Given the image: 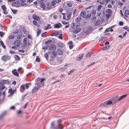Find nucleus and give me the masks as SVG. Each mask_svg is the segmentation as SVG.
<instances>
[{"label":"nucleus","mask_w":129,"mask_h":129,"mask_svg":"<svg viewBox=\"0 0 129 129\" xmlns=\"http://www.w3.org/2000/svg\"><path fill=\"white\" fill-rule=\"evenodd\" d=\"M10 56L8 55H4L1 57V59L4 61H8L11 59Z\"/></svg>","instance_id":"nucleus-1"},{"label":"nucleus","mask_w":129,"mask_h":129,"mask_svg":"<svg viewBox=\"0 0 129 129\" xmlns=\"http://www.w3.org/2000/svg\"><path fill=\"white\" fill-rule=\"evenodd\" d=\"M13 43L15 47H18L20 45V42L19 40H16Z\"/></svg>","instance_id":"nucleus-2"},{"label":"nucleus","mask_w":129,"mask_h":129,"mask_svg":"<svg viewBox=\"0 0 129 129\" xmlns=\"http://www.w3.org/2000/svg\"><path fill=\"white\" fill-rule=\"evenodd\" d=\"M62 25L61 23H58L55 24L54 25V28H59L62 27Z\"/></svg>","instance_id":"nucleus-3"},{"label":"nucleus","mask_w":129,"mask_h":129,"mask_svg":"<svg viewBox=\"0 0 129 129\" xmlns=\"http://www.w3.org/2000/svg\"><path fill=\"white\" fill-rule=\"evenodd\" d=\"M111 100L112 102H114V103H115L119 101L118 99V96L114 97L111 99Z\"/></svg>","instance_id":"nucleus-4"},{"label":"nucleus","mask_w":129,"mask_h":129,"mask_svg":"<svg viewBox=\"0 0 129 129\" xmlns=\"http://www.w3.org/2000/svg\"><path fill=\"white\" fill-rule=\"evenodd\" d=\"M86 12L85 11H82L80 13V15L83 18H84L86 15Z\"/></svg>","instance_id":"nucleus-5"},{"label":"nucleus","mask_w":129,"mask_h":129,"mask_svg":"<svg viewBox=\"0 0 129 129\" xmlns=\"http://www.w3.org/2000/svg\"><path fill=\"white\" fill-rule=\"evenodd\" d=\"M32 18L34 19H35L37 21H38L40 19L39 17L36 14H34L33 15Z\"/></svg>","instance_id":"nucleus-6"},{"label":"nucleus","mask_w":129,"mask_h":129,"mask_svg":"<svg viewBox=\"0 0 129 129\" xmlns=\"http://www.w3.org/2000/svg\"><path fill=\"white\" fill-rule=\"evenodd\" d=\"M12 73L14 75L18 77L19 76V74L17 72L16 70V69L13 70L12 71Z\"/></svg>","instance_id":"nucleus-7"},{"label":"nucleus","mask_w":129,"mask_h":129,"mask_svg":"<svg viewBox=\"0 0 129 129\" xmlns=\"http://www.w3.org/2000/svg\"><path fill=\"white\" fill-rule=\"evenodd\" d=\"M16 91V89L13 90L12 89H9L8 92H10V95H12Z\"/></svg>","instance_id":"nucleus-8"},{"label":"nucleus","mask_w":129,"mask_h":129,"mask_svg":"<svg viewBox=\"0 0 129 129\" xmlns=\"http://www.w3.org/2000/svg\"><path fill=\"white\" fill-rule=\"evenodd\" d=\"M39 88L38 87L35 86L33 89L32 90V93H34L36 92L37 90L39 89Z\"/></svg>","instance_id":"nucleus-9"},{"label":"nucleus","mask_w":129,"mask_h":129,"mask_svg":"<svg viewBox=\"0 0 129 129\" xmlns=\"http://www.w3.org/2000/svg\"><path fill=\"white\" fill-rule=\"evenodd\" d=\"M56 48V46L55 45L52 44L51 45L49 48V50H55Z\"/></svg>","instance_id":"nucleus-10"},{"label":"nucleus","mask_w":129,"mask_h":129,"mask_svg":"<svg viewBox=\"0 0 129 129\" xmlns=\"http://www.w3.org/2000/svg\"><path fill=\"white\" fill-rule=\"evenodd\" d=\"M81 30L80 28H78L73 31V33L75 34H77Z\"/></svg>","instance_id":"nucleus-11"},{"label":"nucleus","mask_w":129,"mask_h":129,"mask_svg":"<svg viewBox=\"0 0 129 129\" xmlns=\"http://www.w3.org/2000/svg\"><path fill=\"white\" fill-rule=\"evenodd\" d=\"M36 85H37L38 87L39 88L40 87H43L44 85V83H40V82L39 83H38V84H36Z\"/></svg>","instance_id":"nucleus-12"},{"label":"nucleus","mask_w":129,"mask_h":129,"mask_svg":"<svg viewBox=\"0 0 129 129\" xmlns=\"http://www.w3.org/2000/svg\"><path fill=\"white\" fill-rule=\"evenodd\" d=\"M62 121V120L61 119H60L58 120L57 121V123L58 126H62V125L61 123Z\"/></svg>","instance_id":"nucleus-13"},{"label":"nucleus","mask_w":129,"mask_h":129,"mask_svg":"<svg viewBox=\"0 0 129 129\" xmlns=\"http://www.w3.org/2000/svg\"><path fill=\"white\" fill-rule=\"evenodd\" d=\"M100 106H104V107H106L107 106V105L106 103V101H105L103 102L100 105Z\"/></svg>","instance_id":"nucleus-14"},{"label":"nucleus","mask_w":129,"mask_h":129,"mask_svg":"<svg viewBox=\"0 0 129 129\" xmlns=\"http://www.w3.org/2000/svg\"><path fill=\"white\" fill-rule=\"evenodd\" d=\"M127 96V95L126 94H125L121 96L120 98L118 99V100L119 101H120L121 100L125 98Z\"/></svg>","instance_id":"nucleus-15"},{"label":"nucleus","mask_w":129,"mask_h":129,"mask_svg":"<svg viewBox=\"0 0 129 129\" xmlns=\"http://www.w3.org/2000/svg\"><path fill=\"white\" fill-rule=\"evenodd\" d=\"M57 52L58 55L62 54L63 52L60 49H58L57 50Z\"/></svg>","instance_id":"nucleus-16"},{"label":"nucleus","mask_w":129,"mask_h":129,"mask_svg":"<svg viewBox=\"0 0 129 129\" xmlns=\"http://www.w3.org/2000/svg\"><path fill=\"white\" fill-rule=\"evenodd\" d=\"M51 25L50 24H48L47 25V26L44 28V29L45 30H46L48 29L51 28Z\"/></svg>","instance_id":"nucleus-17"},{"label":"nucleus","mask_w":129,"mask_h":129,"mask_svg":"<svg viewBox=\"0 0 129 129\" xmlns=\"http://www.w3.org/2000/svg\"><path fill=\"white\" fill-rule=\"evenodd\" d=\"M93 54L92 52H88L86 55V56L87 57L89 58L90 57L91 55Z\"/></svg>","instance_id":"nucleus-18"},{"label":"nucleus","mask_w":129,"mask_h":129,"mask_svg":"<svg viewBox=\"0 0 129 129\" xmlns=\"http://www.w3.org/2000/svg\"><path fill=\"white\" fill-rule=\"evenodd\" d=\"M41 78L39 77H38L37 79L35 80L36 83H35V84H38H38L40 82Z\"/></svg>","instance_id":"nucleus-19"},{"label":"nucleus","mask_w":129,"mask_h":129,"mask_svg":"<svg viewBox=\"0 0 129 129\" xmlns=\"http://www.w3.org/2000/svg\"><path fill=\"white\" fill-rule=\"evenodd\" d=\"M40 7L43 9H45V5L44 3L43 2L41 3Z\"/></svg>","instance_id":"nucleus-20"},{"label":"nucleus","mask_w":129,"mask_h":129,"mask_svg":"<svg viewBox=\"0 0 129 129\" xmlns=\"http://www.w3.org/2000/svg\"><path fill=\"white\" fill-rule=\"evenodd\" d=\"M110 31H113V29H110V28L109 27L108 28H106L105 30V32H107Z\"/></svg>","instance_id":"nucleus-21"},{"label":"nucleus","mask_w":129,"mask_h":129,"mask_svg":"<svg viewBox=\"0 0 129 129\" xmlns=\"http://www.w3.org/2000/svg\"><path fill=\"white\" fill-rule=\"evenodd\" d=\"M14 58L15 60H20V57L18 55H16L14 56Z\"/></svg>","instance_id":"nucleus-22"},{"label":"nucleus","mask_w":129,"mask_h":129,"mask_svg":"<svg viewBox=\"0 0 129 129\" xmlns=\"http://www.w3.org/2000/svg\"><path fill=\"white\" fill-rule=\"evenodd\" d=\"M33 24L34 25H36L38 27H39V26L38 24V22H37V21L35 20H34L33 21Z\"/></svg>","instance_id":"nucleus-23"},{"label":"nucleus","mask_w":129,"mask_h":129,"mask_svg":"<svg viewBox=\"0 0 129 129\" xmlns=\"http://www.w3.org/2000/svg\"><path fill=\"white\" fill-rule=\"evenodd\" d=\"M31 84V83H26L25 84V86L26 88L27 89L28 88L29 86H30Z\"/></svg>","instance_id":"nucleus-24"},{"label":"nucleus","mask_w":129,"mask_h":129,"mask_svg":"<svg viewBox=\"0 0 129 129\" xmlns=\"http://www.w3.org/2000/svg\"><path fill=\"white\" fill-rule=\"evenodd\" d=\"M6 113V112H4L0 115V120H1L5 116Z\"/></svg>","instance_id":"nucleus-25"},{"label":"nucleus","mask_w":129,"mask_h":129,"mask_svg":"<svg viewBox=\"0 0 129 129\" xmlns=\"http://www.w3.org/2000/svg\"><path fill=\"white\" fill-rule=\"evenodd\" d=\"M81 18L80 16H79L76 18L75 20L77 22L81 20Z\"/></svg>","instance_id":"nucleus-26"},{"label":"nucleus","mask_w":129,"mask_h":129,"mask_svg":"<svg viewBox=\"0 0 129 129\" xmlns=\"http://www.w3.org/2000/svg\"><path fill=\"white\" fill-rule=\"evenodd\" d=\"M124 15L126 16L127 15H129V10H125L124 12Z\"/></svg>","instance_id":"nucleus-27"},{"label":"nucleus","mask_w":129,"mask_h":129,"mask_svg":"<svg viewBox=\"0 0 129 129\" xmlns=\"http://www.w3.org/2000/svg\"><path fill=\"white\" fill-rule=\"evenodd\" d=\"M26 0H21L20 2L21 3V5H25V2Z\"/></svg>","instance_id":"nucleus-28"},{"label":"nucleus","mask_w":129,"mask_h":129,"mask_svg":"<svg viewBox=\"0 0 129 129\" xmlns=\"http://www.w3.org/2000/svg\"><path fill=\"white\" fill-rule=\"evenodd\" d=\"M91 16V15L90 14H88L86 15L85 17L84 18L85 19H89V18Z\"/></svg>","instance_id":"nucleus-29"},{"label":"nucleus","mask_w":129,"mask_h":129,"mask_svg":"<svg viewBox=\"0 0 129 129\" xmlns=\"http://www.w3.org/2000/svg\"><path fill=\"white\" fill-rule=\"evenodd\" d=\"M0 42L1 43V45H2V46L5 49L6 48V46L4 44V43L2 41H0Z\"/></svg>","instance_id":"nucleus-30"},{"label":"nucleus","mask_w":129,"mask_h":129,"mask_svg":"<svg viewBox=\"0 0 129 129\" xmlns=\"http://www.w3.org/2000/svg\"><path fill=\"white\" fill-rule=\"evenodd\" d=\"M106 103L107 105H110L112 103V102L111 100L109 101V100H108L106 101Z\"/></svg>","instance_id":"nucleus-31"},{"label":"nucleus","mask_w":129,"mask_h":129,"mask_svg":"<svg viewBox=\"0 0 129 129\" xmlns=\"http://www.w3.org/2000/svg\"><path fill=\"white\" fill-rule=\"evenodd\" d=\"M41 30L39 29H37V36L39 35L41 33Z\"/></svg>","instance_id":"nucleus-32"},{"label":"nucleus","mask_w":129,"mask_h":129,"mask_svg":"<svg viewBox=\"0 0 129 129\" xmlns=\"http://www.w3.org/2000/svg\"><path fill=\"white\" fill-rule=\"evenodd\" d=\"M52 54L53 55V56H55L57 54V53L56 51L53 50L52 51Z\"/></svg>","instance_id":"nucleus-33"},{"label":"nucleus","mask_w":129,"mask_h":129,"mask_svg":"<svg viewBox=\"0 0 129 129\" xmlns=\"http://www.w3.org/2000/svg\"><path fill=\"white\" fill-rule=\"evenodd\" d=\"M75 70V69H74L73 70H72L70 71L69 73L68 74V75H70L71 74L73 73L74 72Z\"/></svg>","instance_id":"nucleus-34"},{"label":"nucleus","mask_w":129,"mask_h":129,"mask_svg":"<svg viewBox=\"0 0 129 129\" xmlns=\"http://www.w3.org/2000/svg\"><path fill=\"white\" fill-rule=\"evenodd\" d=\"M58 45L60 47H62L63 46V44L62 43H58Z\"/></svg>","instance_id":"nucleus-35"},{"label":"nucleus","mask_w":129,"mask_h":129,"mask_svg":"<svg viewBox=\"0 0 129 129\" xmlns=\"http://www.w3.org/2000/svg\"><path fill=\"white\" fill-rule=\"evenodd\" d=\"M58 38L62 40L63 39V34H60Z\"/></svg>","instance_id":"nucleus-36"},{"label":"nucleus","mask_w":129,"mask_h":129,"mask_svg":"<svg viewBox=\"0 0 129 129\" xmlns=\"http://www.w3.org/2000/svg\"><path fill=\"white\" fill-rule=\"evenodd\" d=\"M11 10L14 14H15L17 12V10H13L11 8Z\"/></svg>","instance_id":"nucleus-37"},{"label":"nucleus","mask_w":129,"mask_h":129,"mask_svg":"<svg viewBox=\"0 0 129 129\" xmlns=\"http://www.w3.org/2000/svg\"><path fill=\"white\" fill-rule=\"evenodd\" d=\"M110 47V46L109 45L106 46H105V47H104L103 49V50H106L108 49Z\"/></svg>","instance_id":"nucleus-38"},{"label":"nucleus","mask_w":129,"mask_h":129,"mask_svg":"<svg viewBox=\"0 0 129 129\" xmlns=\"http://www.w3.org/2000/svg\"><path fill=\"white\" fill-rule=\"evenodd\" d=\"M67 5L69 7H71L72 6V4L70 2H69L67 3Z\"/></svg>","instance_id":"nucleus-39"},{"label":"nucleus","mask_w":129,"mask_h":129,"mask_svg":"<svg viewBox=\"0 0 129 129\" xmlns=\"http://www.w3.org/2000/svg\"><path fill=\"white\" fill-rule=\"evenodd\" d=\"M93 30V27H90L88 28L87 31H90L92 30Z\"/></svg>","instance_id":"nucleus-40"},{"label":"nucleus","mask_w":129,"mask_h":129,"mask_svg":"<svg viewBox=\"0 0 129 129\" xmlns=\"http://www.w3.org/2000/svg\"><path fill=\"white\" fill-rule=\"evenodd\" d=\"M44 56L46 59L47 60L48 59V54L47 53H45V54Z\"/></svg>","instance_id":"nucleus-41"},{"label":"nucleus","mask_w":129,"mask_h":129,"mask_svg":"<svg viewBox=\"0 0 129 129\" xmlns=\"http://www.w3.org/2000/svg\"><path fill=\"white\" fill-rule=\"evenodd\" d=\"M1 84H4L6 83V80H3L1 81Z\"/></svg>","instance_id":"nucleus-42"},{"label":"nucleus","mask_w":129,"mask_h":129,"mask_svg":"<svg viewBox=\"0 0 129 129\" xmlns=\"http://www.w3.org/2000/svg\"><path fill=\"white\" fill-rule=\"evenodd\" d=\"M1 8L3 11L5 10H6V8L5 6L4 5H2L1 6Z\"/></svg>","instance_id":"nucleus-43"},{"label":"nucleus","mask_w":129,"mask_h":129,"mask_svg":"<svg viewBox=\"0 0 129 129\" xmlns=\"http://www.w3.org/2000/svg\"><path fill=\"white\" fill-rule=\"evenodd\" d=\"M52 41V40H50V39H49L47 41H46L45 42V44H46L47 43H51Z\"/></svg>","instance_id":"nucleus-44"},{"label":"nucleus","mask_w":129,"mask_h":129,"mask_svg":"<svg viewBox=\"0 0 129 129\" xmlns=\"http://www.w3.org/2000/svg\"><path fill=\"white\" fill-rule=\"evenodd\" d=\"M19 32V31L18 29H16L15 31H14L13 33L14 34H16L18 33Z\"/></svg>","instance_id":"nucleus-45"},{"label":"nucleus","mask_w":129,"mask_h":129,"mask_svg":"<svg viewBox=\"0 0 129 129\" xmlns=\"http://www.w3.org/2000/svg\"><path fill=\"white\" fill-rule=\"evenodd\" d=\"M123 29L125 30H127V31H129V28L127 26H126L125 27H123Z\"/></svg>","instance_id":"nucleus-46"},{"label":"nucleus","mask_w":129,"mask_h":129,"mask_svg":"<svg viewBox=\"0 0 129 129\" xmlns=\"http://www.w3.org/2000/svg\"><path fill=\"white\" fill-rule=\"evenodd\" d=\"M14 37L13 35H11L9 37V39H13L14 38Z\"/></svg>","instance_id":"nucleus-47"},{"label":"nucleus","mask_w":129,"mask_h":129,"mask_svg":"<svg viewBox=\"0 0 129 129\" xmlns=\"http://www.w3.org/2000/svg\"><path fill=\"white\" fill-rule=\"evenodd\" d=\"M36 61H37L38 62H39L40 61V59L39 57H37L36 59Z\"/></svg>","instance_id":"nucleus-48"},{"label":"nucleus","mask_w":129,"mask_h":129,"mask_svg":"<svg viewBox=\"0 0 129 129\" xmlns=\"http://www.w3.org/2000/svg\"><path fill=\"white\" fill-rule=\"evenodd\" d=\"M106 37H102L99 40V42H101L104 39H105L106 38Z\"/></svg>","instance_id":"nucleus-49"},{"label":"nucleus","mask_w":129,"mask_h":129,"mask_svg":"<svg viewBox=\"0 0 129 129\" xmlns=\"http://www.w3.org/2000/svg\"><path fill=\"white\" fill-rule=\"evenodd\" d=\"M102 6L101 5H99L98 6V10H100L101 8L102 7Z\"/></svg>","instance_id":"nucleus-50"},{"label":"nucleus","mask_w":129,"mask_h":129,"mask_svg":"<svg viewBox=\"0 0 129 129\" xmlns=\"http://www.w3.org/2000/svg\"><path fill=\"white\" fill-rule=\"evenodd\" d=\"M4 35V34L3 31H1L0 32V36L1 37H2Z\"/></svg>","instance_id":"nucleus-51"},{"label":"nucleus","mask_w":129,"mask_h":129,"mask_svg":"<svg viewBox=\"0 0 129 129\" xmlns=\"http://www.w3.org/2000/svg\"><path fill=\"white\" fill-rule=\"evenodd\" d=\"M5 87L4 86V85H3L2 86H0V88L1 89V90H3L4 89H5Z\"/></svg>","instance_id":"nucleus-52"},{"label":"nucleus","mask_w":129,"mask_h":129,"mask_svg":"<svg viewBox=\"0 0 129 129\" xmlns=\"http://www.w3.org/2000/svg\"><path fill=\"white\" fill-rule=\"evenodd\" d=\"M21 88H22L24 90H25V85L23 84H22L21 86Z\"/></svg>","instance_id":"nucleus-53"},{"label":"nucleus","mask_w":129,"mask_h":129,"mask_svg":"<svg viewBox=\"0 0 129 129\" xmlns=\"http://www.w3.org/2000/svg\"><path fill=\"white\" fill-rule=\"evenodd\" d=\"M48 48L47 46L46 45V46H43L42 47V49L44 50H47Z\"/></svg>","instance_id":"nucleus-54"},{"label":"nucleus","mask_w":129,"mask_h":129,"mask_svg":"<svg viewBox=\"0 0 129 129\" xmlns=\"http://www.w3.org/2000/svg\"><path fill=\"white\" fill-rule=\"evenodd\" d=\"M28 103V102H27L25 104H24V106L23 107V108H25L27 107V104Z\"/></svg>","instance_id":"nucleus-55"},{"label":"nucleus","mask_w":129,"mask_h":129,"mask_svg":"<svg viewBox=\"0 0 129 129\" xmlns=\"http://www.w3.org/2000/svg\"><path fill=\"white\" fill-rule=\"evenodd\" d=\"M61 22L63 25H66L69 23V22H66L64 21H62Z\"/></svg>","instance_id":"nucleus-56"},{"label":"nucleus","mask_w":129,"mask_h":129,"mask_svg":"<svg viewBox=\"0 0 129 129\" xmlns=\"http://www.w3.org/2000/svg\"><path fill=\"white\" fill-rule=\"evenodd\" d=\"M45 80V78H42L40 79V83H44V82H43Z\"/></svg>","instance_id":"nucleus-57"},{"label":"nucleus","mask_w":129,"mask_h":129,"mask_svg":"<svg viewBox=\"0 0 129 129\" xmlns=\"http://www.w3.org/2000/svg\"><path fill=\"white\" fill-rule=\"evenodd\" d=\"M47 33V32H45L42 33L41 36L42 37H44L45 36V35Z\"/></svg>","instance_id":"nucleus-58"},{"label":"nucleus","mask_w":129,"mask_h":129,"mask_svg":"<svg viewBox=\"0 0 129 129\" xmlns=\"http://www.w3.org/2000/svg\"><path fill=\"white\" fill-rule=\"evenodd\" d=\"M54 123L53 122H51V127L53 128V127H54Z\"/></svg>","instance_id":"nucleus-59"},{"label":"nucleus","mask_w":129,"mask_h":129,"mask_svg":"<svg viewBox=\"0 0 129 129\" xmlns=\"http://www.w3.org/2000/svg\"><path fill=\"white\" fill-rule=\"evenodd\" d=\"M27 94V93H26V94H24L22 97V100L23 101L25 99V97L26 96V95Z\"/></svg>","instance_id":"nucleus-60"},{"label":"nucleus","mask_w":129,"mask_h":129,"mask_svg":"<svg viewBox=\"0 0 129 129\" xmlns=\"http://www.w3.org/2000/svg\"><path fill=\"white\" fill-rule=\"evenodd\" d=\"M21 37V35H17V39H20Z\"/></svg>","instance_id":"nucleus-61"},{"label":"nucleus","mask_w":129,"mask_h":129,"mask_svg":"<svg viewBox=\"0 0 129 129\" xmlns=\"http://www.w3.org/2000/svg\"><path fill=\"white\" fill-rule=\"evenodd\" d=\"M104 1L101 0H100V1L99 2V3L102 5H104Z\"/></svg>","instance_id":"nucleus-62"},{"label":"nucleus","mask_w":129,"mask_h":129,"mask_svg":"<svg viewBox=\"0 0 129 129\" xmlns=\"http://www.w3.org/2000/svg\"><path fill=\"white\" fill-rule=\"evenodd\" d=\"M96 11L95 10H93L92 12V15H95L96 14Z\"/></svg>","instance_id":"nucleus-63"},{"label":"nucleus","mask_w":129,"mask_h":129,"mask_svg":"<svg viewBox=\"0 0 129 129\" xmlns=\"http://www.w3.org/2000/svg\"><path fill=\"white\" fill-rule=\"evenodd\" d=\"M83 55H82L81 56H79V57L77 58V60H79L81 59L83 57Z\"/></svg>","instance_id":"nucleus-64"}]
</instances>
